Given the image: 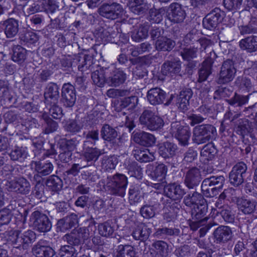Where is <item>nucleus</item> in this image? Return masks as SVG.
Returning a JSON list of instances; mask_svg holds the SVG:
<instances>
[{"label": "nucleus", "instance_id": "9d476101", "mask_svg": "<svg viewBox=\"0 0 257 257\" xmlns=\"http://www.w3.org/2000/svg\"><path fill=\"white\" fill-rule=\"evenodd\" d=\"M99 11L102 17L111 20L121 18L124 14L122 6L114 2L103 4Z\"/></svg>", "mask_w": 257, "mask_h": 257}, {"label": "nucleus", "instance_id": "f3484780", "mask_svg": "<svg viewBox=\"0 0 257 257\" xmlns=\"http://www.w3.org/2000/svg\"><path fill=\"white\" fill-rule=\"evenodd\" d=\"M167 14L168 20L173 23L182 22L186 16L182 6L177 3H174L170 5Z\"/></svg>", "mask_w": 257, "mask_h": 257}, {"label": "nucleus", "instance_id": "f8f14e48", "mask_svg": "<svg viewBox=\"0 0 257 257\" xmlns=\"http://www.w3.org/2000/svg\"><path fill=\"white\" fill-rule=\"evenodd\" d=\"M247 165L243 162L237 163L234 165L229 173V181L234 186L241 185L246 176Z\"/></svg>", "mask_w": 257, "mask_h": 257}, {"label": "nucleus", "instance_id": "5fc2aeb1", "mask_svg": "<svg viewBox=\"0 0 257 257\" xmlns=\"http://www.w3.org/2000/svg\"><path fill=\"white\" fill-rule=\"evenodd\" d=\"M164 14L165 10L163 9L151 8L149 11L147 19L151 23L159 24L162 21Z\"/></svg>", "mask_w": 257, "mask_h": 257}, {"label": "nucleus", "instance_id": "ea45409f", "mask_svg": "<svg viewBox=\"0 0 257 257\" xmlns=\"http://www.w3.org/2000/svg\"><path fill=\"white\" fill-rule=\"evenodd\" d=\"M121 39L122 40H119L117 43L118 46H120L121 52L127 53V55H131L134 57L141 53L139 50H137L134 46L131 45L129 42V37L127 36L123 35Z\"/></svg>", "mask_w": 257, "mask_h": 257}, {"label": "nucleus", "instance_id": "338daca9", "mask_svg": "<svg viewBox=\"0 0 257 257\" xmlns=\"http://www.w3.org/2000/svg\"><path fill=\"white\" fill-rule=\"evenodd\" d=\"M30 183L25 178H21L16 183V191L19 193L28 194L30 191Z\"/></svg>", "mask_w": 257, "mask_h": 257}, {"label": "nucleus", "instance_id": "b1692460", "mask_svg": "<svg viewBox=\"0 0 257 257\" xmlns=\"http://www.w3.org/2000/svg\"><path fill=\"white\" fill-rule=\"evenodd\" d=\"M132 137L135 143L144 147L152 146L156 142V138L153 135L143 131H134Z\"/></svg>", "mask_w": 257, "mask_h": 257}, {"label": "nucleus", "instance_id": "412c9836", "mask_svg": "<svg viewBox=\"0 0 257 257\" xmlns=\"http://www.w3.org/2000/svg\"><path fill=\"white\" fill-rule=\"evenodd\" d=\"M0 97H2L1 102L5 107H12L16 103V99L10 93L7 81L0 80Z\"/></svg>", "mask_w": 257, "mask_h": 257}, {"label": "nucleus", "instance_id": "5701e85b", "mask_svg": "<svg viewBox=\"0 0 257 257\" xmlns=\"http://www.w3.org/2000/svg\"><path fill=\"white\" fill-rule=\"evenodd\" d=\"M180 61H165L161 67V72L163 75L173 78L178 75L181 71Z\"/></svg>", "mask_w": 257, "mask_h": 257}, {"label": "nucleus", "instance_id": "7c9ffc66", "mask_svg": "<svg viewBox=\"0 0 257 257\" xmlns=\"http://www.w3.org/2000/svg\"><path fill=\"white\" fill-rule=\"evenodd\" d=\"M217 153V150L213 143H208L202 149L200 152V161L207 164L210 161L214 159Z\"/></svg>", "mask_w": 257, "mask_h": 257}, {"label": "nucleus", "instance_id": "49530a36", "mask_svg": "<svg viewBox=\"0 0 257 257\" xmlns=\"http://www.w3.org/2000/svg\"><path fill=\"white\" fill-rule=\"evenodd\" d=\"M240 48L251 53L257 51V37L252 36L241 39L239 42Z\"/></svg>", "mask_w": 257, "mask_h": 257}, {"label": "nucleus", "instance_id": "3c124183", "mask_svg": "<svg viewBox=\"0 0 257 257\" xmlns=\"http://www.w3.org/2000/svg\"><path fill=\"white\" fill-rule=\"evenodd\" d=\"M231 201L236 205L238 209H255L256 205L255 200L247 199L244 197H232Z\"/></svg>", "mask_w": 257, "mask_h": 257}, {"label": "nucleus", "instance_id": "69168bd1", "mask_svg": "<svg viewBox=\"0 0 257 257\" xmlns=\"http://www.w3.org/2000/svg\"><path fill=\"white\" fill-rule=\"evenodd\" d=\"M59 151H73L76 148L75 141L73 139H61L57 144Z\"/></svg>", "mask_w": 257, "mask_h": 257}, {"label": "nucleus", "instance_id": "f03ea898", "mask_svg": "<svg viewBox=\"0 0 257 257\" xmlns=\"http://www.w3.org/2000/svg\"><path fill=\"white\" fill-rule=\"evenodd\" d=\"M225 182L223 176H211L205 178L202 182L201 189L203 195L212 197L218 194Z\"/></svg>", "mask_w": 257, "mask_h": 257}, {"label": "nucleus", "instance_id": "393cba45", "mask_svg": "<svg viewBox=\"0 0 257 257\" xmlns=\"http://www.w3.org/2000/svg\"><path fill=\"white\" fill-rule=\"evenodd\" d=\"M152 229L142 222L135 223L133 228L132 235L136 240L145 241L149 237Z\"/></svg>", "mask_w": 257, "mask_h": 257}, {"label": "nucleus", "instance_id": "e2e57ef3", "mask_svg": "<svg viewBox=\"0 0 257 257\" xmlns=\"http://www.w3.org/2000/svg\"><path fill=\"white\" fill-rule=\"evenodd\" d=\"M76 250L70 245H63L56 252L57 257H76Z\"/></svg>", "mask_w": 257, "mask_h": 257}, {"label": "nucleus", "instance_id": "2f4dec72", "mask_svg": "<svg viewBox=\"0 0 257 257\" xmlns=\"http://www.w3.org/2000/svg\"><path fill=\"white\" fill-rule=\"evenodd\" d=\"M96 230V227L94 223L91 221L87 227L75 228L73 231L83 243L95 233Z\"/></svg>", "mask_w": 257, "mask_h": 257}, {"label": "nucleus", "instance_id": "6e6552de", "mask_svg": "<svg viewBox=\"0 0 257 257\" xmlns=\"http://www.w3.org/2000/svg\"><path fill=\"white\" fill-rule=\"evenodd\" d=\"M233 120V113L230 111L226 112L224 115L219 130L222 137H224V140L229 144L236 143L238 141L237 137L234 134V129L230 126L228 122H226V121L231 122Z\"/></svg>", "mask_w": 257, "mask_h": 257}, {"label": "nucleus", "instance_id": "a211bd4d", "mask_svg": "<svg viewBox=\"0 0 257 257\" xmlns=\"http://www.w3.org/2000/svg\"><path fill=\"white\" fill-rule=\"evenodd\" d=\"M200 170L196 167L189 169L184 176V183L189 189H196L201 181Z\"/></svg>", "mask_w": 257, "mask_h": 257}, {"label": "nucleus", "instance_id": "ddd939ff", "mask_svg": "<svg viewBox=\"0 0 257 257\" xmlns=\"http://www.w3.org/2000/svg\"><path fill=\"white\" fill-rule=\"evenodd\" d=\"M30 220L34 226L40 232H47L51 228V223L48 216L38 210L32 214Z\"/></svg>", "mask_w": 257, "mask_h": 257}, {"label": "nucleus", "instance_id": "bf43d9fd", "mask_svg": "<svg viewBox=\"0 0 257 257\" xmlns=\"http://www.w3.org/2000/svg\"><path fill=\"white\" fill-rule=\"evenodd\" d=\"M42 117L46 123L44 130L45 134H49L55 132L58 126V123L52 119L46 112L42 114Z\"/></svg>", "mask_w": 257, "mask_h": 257}, {"label": "nucleus", "instance_id": "de8ad7c7", "mask_svg": "<svg viewBox=\"0 0 257 257\" xmlns=\"http://www.w3.org/2000/svg\"><path fill=\"white\" fill-rule=\"evenodd\" d=\"M112 86H118L123 84L126 79V74L122 68H115L109 77Z\"/></svg>", "mask_w": 257, "mask_h": 257}, {"label": "nucleus", "instance_id": "0e129e2a", "mask_svg": "<svg viewBox=\"0 0 257 257\" xmlns=\"http://www.w3.org/2000/svg\"><path fill=\"white\" fill-rule=\"evenodd\" d=\"M136 252L134 247L130 245H120L118 246L117 257H135Z\"/></svg>", "mask_w": 257, "mask_h": 257}, {"label": "nucleus", "instance_id": "9b49d317", "mask_svg": "<svg viewBox=\"0 0 257 257\" xmlns=\"http://www.w3.org/2000/svg\"><path fill=\"white\" fill-rule=\"evenodd\" d=\"M225 16V12L219 8H215L203 19V26L204 28L209 30L214 29L223 21Z\"/></svg>", "mask_w": 257, "mask_h": 257}, {"label": "nucleus", "instance_id": "8fccbe9b", "mask_svg": "<svg viewBox=\"0 0 257 257\" xmlns=\"http://www.w3.org/2000/svg\"><path fill=\"white\" fill-rule=\"evenodd\" d=\"M155 46L158 51H170L175 47V42L170 38L162 36L156 40Z\"/></svg>", "mask_w": 257, "mask_h": 257}, {"label": "nucleus", "instance_id": "774afa93", "mask_svg": "<svg viewBox=\"0 0 257 257\" xmlns=\"http://www.w3.org/2000/svg\"><path fill=\"white\" fill-rule=\"evenodd\" d=\"M159 202L158 199L151 194L147 195L144 200L143 206L140 209H159L160 208Z\"/></svg>", "mask_w": 257, "mask_h": 257}, {"label": "nucleus", "instance_id": "a878e982", "mask_svg": "<svg viewBox=\"0 0 257 257\" xmlns=\"http://www.w3.org/2000/svg\"><path fill=\"white\" fill-rule=\"evenodd\" d=\"M147 97L151 104H161L164 103L166 99V93L163 89L156 87L151 88L148 91Z\"/></svg>", "mask_w": 257, "mask_h": 257}, {"label": "nucleus", "instance_id": "0eeeda50", "mask_svg": "<svg viewBox=\"0 0 257 257\" xmlns=\"http://www.w3.org/2000/svg\"><path fill=\"white\" fill-rule=\"evenodd\" d=\"M216 135V127L212 124H199L193 129L194 140L198 144L205 143L212 140Z\"/></svg>", "mask_w": 257, "mask_h": 257}, {"label": "nucleus", "instance_id": "603ef678", "mask_svg": "<svg viewBox=\"0 0 257 257\" xmlns=\"http://www.w3.org/2000/svg\"><path fill=\"white\" fill-rule=\"evenodd\" d=\"M134 156L136 160L141 163L150 162L154 159V156L147 149L135 150Z\"/></svg>", "mask_w": 257, "mask_h": 257}, {"label": "nucleus", "instance_id": "1a4fd4ad", "mask_svg": "<svg viewBox=\"0 0 257 257\" xmlns=\"http://www.w3.org/2000/svg\"><path fill=\"white\" fill-rule=\"evenodd\" d=\"M13 235L12 242L14 247H22L24 249H27L35 241L36 238L35 233L31 230L22 232V230L17 229L14 231Z\"/></svg>", "mask_w": 257, "mask_h": 257}, {"label": "nucleus", "instance_id": "72a5a7b5", "mask_svg": "<svg viewBox=\"0 0 257 257\" xmlns=\"http://www.w3.org/2000/svg\"><path fill=\"white\" fill-rule=\"evenodd\" d=\"M213 62V59L210 57L206 58L203 61L201 67L198 71V81L199 82L206 81L211 74Z\"/></svg>", "mask_w": 257, "mask_h": 257}, {"label": "nucleus", "instance_id": "dca6fc26", "mask_svg": "<svg viewBox=\"0 0 257 257\" xmlns=\"http://www.w3.org/2000/svg\"><path fill=\"white\" fill-rule=\"evenodd\" d=\"M235 73L234 62L232 60L227 59L224 61L219 73L218 82L225 84L231 81Z\"/></svg>", "mask_w": 257, "mask_h": 257}, {"label": "nucleus", "instance_id": "20e7f679", "mask_svg": "<svg viewBox=\"0 0 257 257\" xmlns=\"http://www.w3.org/2000/svg\"><path fill=\"white\" fill-rule=\"evenodd\" d=\"M139 121L143 127L152 131L161 129L164 124L163 119L150 109L143 110L139 117Z\"/></svg>", "mask_w": 257, "mask_h": 257}, {"label": "nucleus", "instance_id": "052dcab7", "mask_svg": "<svg viewBox=\"0 0 257 257\" xmlns=\"http://www.w3.org/2000/svg\"><path fill=\"white\" fill-rule=\"evenodd\" d=\"M180 230L177 228H168L166 227L159 228L156 230L154 235L157 238H164L165 236L178 235Z\"/></svg>", "mask_w": 257, "mask_h": 257}, {"label": "nucleus", "instance_id": "cd10ccee", "mask_svg": "<svg viewBox=\"0 0 257 257\" xmlns=\"http://www.w3.org/2000/svg\"><path fill=\"white\" fill-rule=\"evenodd\" d=\"M46 244L44 240H41L33 247L32 251L36 257H53L56 255L52 247Z\"/></svg>", "mask_w": 257, "mask_h": 257}, {"label": "nucleus", "instance_id": "473e14b6", "mask_svg": "<svg viewBox=\"0 0 257 257\" xmlns=\"http://www.w3.org/2000/svg\"><path fill=\"white\" fill-rule=\"evenodd\" d=\"M27 50L21 45H14L12 48L11 59L20 65H24L28 56Z\"/></svg>", "mask_w": 257, "mask_h": 257}, {"label": "nucleus", "instance_id": "13d9d810", "mask_svg": "<svg viewBox=\"0 0 257 257\" xmlns=\"http://www.w3.org/2000/svg\"><path fill=\"white\" fill-rule=\"evenodd\" d=\"M45 11L52 15L57 11H59V3L57 0H39Z\"/></svg>", "mask_w": 257, "mask_h": 257}, {"label": "nucleus", "instance_id": "c85d7f7f", "mask_svg": "<svg viewBox=\"0 0 257 257\" xmlns=\"http://www.w3.org/2000/svg\"><path fill=\"white\" fill-rule=\"evenodd\" d=\"M177 150V145L166 141L159 145L158 152L160 156L167 159L173 158L176 155Z\"/></svg>", "mask_w": 257, "mask_h": 257}, {"label": "nucleus", "instance_id": "423d86ee", "mask_svg": "<svg viewBox=\"0 0 257 257\" xmlns=\"http://www.w3.org/2000/svg\"><path fill=\"white\" fill-rule=\"evenodd\" d=\"M169 132L181 146L186 147L189 144L191 132L188 125L182 124L180 121L172 122Z\"/></svg>", "mask_w": 257, "mask_h": 257}, {"label": "nucleus", "instance_id": "4468645a", "mask_svg": "<svg viewBox=\"0 0 257 257\" xmlns=\"http://www.w3.org/2000/svg\"><path fill=\"white\" fill-rule=\"evenodd\" d=\"M183 203L190 209H208L206 200L202 194L197 192L185 196Z\"/></svg>", "mask_w": 257, "mask_h": 257}, {"label": "nucleus", "instance_id": "4c0bfd02", "mask_svg": "<svg viewBox=\"0 0 257 257\" xmlns=\"http://www.w3.org/2000/svg\"><path fill=\"white\" fill-rule=\"evenodd\" d=\"M192 96L191 89L181 91L177 98L176 105L180 111L186 112L188 109L189 100Z\"/></svg>", "mask_w": 257, "mask_h": 257}, {"label": "nucleus", "instance_id": "a18cd8bd", "mask_svg": "<svg viewBox=\"0 0 257 257\" xmlns=\"http://www.w3.org/2000/svg\"><path fill=\"white\" fill-rule=\"evenodd\" d=\"M13 161L23 162L28 156V150L26 147L15 146L9 154Z\"/></svg>", "mask_w": 257, "mask_h": 257}, {"label": "nucleus", "instance_id": "4d7b16f0", "mask_svg": "<svg viewBox=\"0 0 257 257\" xmlns=\"http://www.w3.org/2000/svg\"><path fill=\"white\" fill-rule=\"evenodd\" d=\"M128 173L131 177H135L138 180V182L143 181V168L139 166L136 162L131 163L128 166Z\"/></svg>", "mask_w": 257, "mask_h": 257}, {"label": "nucleus", "instance_id": "bb28decb", "mask_svg": "<svg viewBox=\"0 0 257 257\" xmlns=\"http://www.w3.org/2000/svg\"><path fill=\"white\" fill-rule=\"evenodd\" d=\"M45 102L48 107L49 104L57 102L60 96L59 88L57 84L50 83L48 84L44 92Z\"/></svg>", "mask_w": 257, "mask_h": 257}, {"label": "nucleus", "instance_id": "aec40b11", "mask_svg": "<svg viewBox=\"0 0 257 257\" xmlns=\"http://www.w3.org/2000/svg\"><path fill=\"white\" fill-rule=\"evenodd\" d=\"M87 23L93 27L98 37L101 39L105 38L107 31L105 28L106 26L105 22L101 17L97 15H89L87 18Z\"/></svg>", "mask_w": 257, "mask_h": 257}, {"label": "nucleus", "instance_id": "c9c22d12", "mask_svg": "<svg viewBox=\"0 0 257 257\" xmlns=\"http://www.w3.org/2000/svg\"><path fill=\"white\" fill-rule=\"evenodd\" d=\"M54 167L49 160H41L35 162V169L41 177L49 175L52 172Z\"/></svg>", "mask_w": 257, "mask_h": 257}, {"label": "nucleus", "instance_id": "c756f323", "mask_svg": "<svg viewBox=\"0 0 257 257\" xmlns=\"http://www.w3.org/2000/svg\"><path fill=\"white\" fill-rule=\"evenodd\" d=\"M2 28L8 38H12L16 36L19 31V22L14 18H9L1 24Z\"/></svg>", "mask_w": 257, "mask_h": 257}, {"label": "nucleus", "instance_id": "4be33fe9", "mask_svg": "<svg viewBox=\"0 0 257 257\" xmlns=\"http://www.w3.org/2000/svg\"><path fill=\"white\" fill-rule=\"evenodd\" d=\"M232 234V232L230 227L220 225L213 232L214 242L216 243H224L231 239Z\"/></svg>", "mask_w": 257, "mask_h": 257}, {"label": "nucleus", "instance_id": "e433bc0d", "mask_svg": "<svg viewBox=\"0 0 257 257\" xmlns=\"http://www.w3.org/2000/svg\"><path fill=\"white\" fill-rule=\"evenodd\" d=\"M164 194L174 200H180L185 194V191L180 185L175 183L169 184L164 188Z\"/></svg>", "mask_w": 257, "mask_h": 257}, {"label": "nucleus", "instance_id": "37998d69", "mask_svg": "<svg viewBox=\"0 0 257 257\" xmlns=\"http://www.w3.org/2000/svg\"><path fill=\"white\" fill-rule=\"evenodd\" d=\"M150 25L149 23L145 22L140 25L138 30L132 33L131 38L133 41L140 42L147 39L149 35Z\"/></svg>", "mask_w": 257, "mask_h": 257}, {"label": "nucleus", "instance_id": "2eb2a0df", "mask_svg": "<svg viewBox=\"0 0 257 257\" xmlns=\"http://www.w3.org/2000/svg\"><path fill=\"white\" fill-rule=\"evenodd\" d=\"M168 171V166L163 163H156L148 167V176L154 181H163L165 180Z\"/></svg>", "mask_w": 257, "mask_h": 257}, {"label": "nucleus", "instance_id": "864d4df0", "mask_svg": "<svg viewBox=\"0 0 257 257\" xmlns=\"http://www.w3.org/2000/svg\"><path fill=\"white\" fill-rule=\"evenodd\" d=\"M102 138L107 142H113L117 136V132L108 124H104L101 130Z\"/></svg>", "mask_w": 257, "mask_h": 257}, {"label": "nucleus", "instance_id": "a19ab883", "mask_svg": "<svg viewBox=\"0 0 257 257\" xmlns=\"http://www.w3.org/2000/svg\"><path fill=\"white\" fill-rule=\"evenodd\" d=\"M63 187L61 179L56 175H52L47 180L46 189L51 192V195L60 191Z\"/></svg>", "mask_w": 257, "mask_h": 257}, {"label": "nucleus", "instance_id": "58836bf2", "mask_svg": "<svg viewBox=\"0 0 257 257\" xmlns=\"http://www.w3.org/2000/svg\"><path fill=\"white\" fill-rule=\"evenodd\" d=\"M119 157L117 155L104 156L101 160V167L104 171L111 172L119 162Z\"/></svg>", "mask_w": 257, "mask_h": 257}, {"label": "nucleus", "instance_id": "79ce46f5", "mask_svg": "<svg viewBox=\"0 0 257 257\" xmlns=\"http://www.w3.org/2000/svg\"><path fill=\"white\" fill-rule=\"evenodd\" d=\"M94 144L90 141H86L83 144V155L87 162L95 161L99 156L96 148H93Z\"/></svg>", "mask_w": 257, "mask_h": 257}, {"label": "nucleus", "instance_id": "6e6d98bb", "mask_svg": "<svg viewBox=\"0 0 257 257\" xmlns=\"http://www.w3.org/2000/svg\"><path fill=\"white\" fill-rule=\"evenodd\" d=\"M158 257H166L168 255V244L163 240H156L152 244Z\"/></svg>", "mask_w": 257, "mask_h": 257}, {"label": "nucleus", "instance_id": "f257e3e1", "mask_svg": "<svg viewBox=\"0 0 257 257\" xmlns=\"http://www.w3.org/2000/svg\"><path fill=\"white\" fill-rule=\"evenodd\" d=\"M59 60L62 67H71L73 70H74V68L76 70L77 68L78 71L83 75L91 72L94 67V58L89 54H85L83 57L76 56L73 60L70 56H62Z\"/></svg>", "mask_w": 257, "mask_h": 257}, {"label": "nucleus", "instance_id": "680f3d73", "mask_svg": "<svg viewBox=\"0 0 257 257\" xmlns=\"http://www.w3.org/2000/svg\"><path fill=\"white\" fill-rule=\"evenodd\" d=\"M78 223L77 215L71 214L70 216L61 219L58 224L64 229H69L74 226Z\"/></svg>", "mask_w": 257, "mask_h": 257}, {"label": "nucleus", "instance_id": "f704fd0d", "mask_svg": "<svg viewBox=\"0 0 257 257\" xmlns=\"http://www.w3.org/2000/svg\"><path fill=\"white\" fill-rule=\"evenodd\" d=\"M138 98L136 96L124 97L120 101L117 100L114 103V110L119 112L128 107V109H134L137 105Z\"/></svg>", "mask_w": 257, "mask_h": 257}, {"label": "nucleus", "instance_id": "7ed1b4c3", "mask_svg": "<svg viewBox=\"0 0 257 257\" xmlns=\"http://www.w3.org/2000/svg\"><path fill=\"white\" fill-rule=\"evenodd\" d=\"M128 185L127 177L120 173H116L108 178L107 187L110 193L114 195L123 197Z\"/></svg>", "mask_w": 257, "mask_h": 257}, {"label": "nucleus", "instance_id": "09e8293b", "mask_svg": "<svg viewBox=\"0 0 257 257\" xmlns=\"http://www.w3.org/2000/svg\"><path fill=\"white\" fill-rule=\"evenodd\" d=\"M146 0H128L127 6L130 10L135 14L142 15L147 10Z\"/></svg>", "mask_w": 257, "mask_h": 257}, {"label": "nucleus", "instance_id": "39448f33", "mask_svg": "<svg viewBox=\"0 0 257 257\" xmlns=\"http://www.w3.org/2000/svg\"><path fill=\"white\" fill-rule=\"evenodd\" d=\"M152 183L146 179L131 185L128 189V200L131 205L140 202L145 194L148 193Z\"/></svg>", "mask_w": 257, "mask_h": 257}, {"label": "nucleus", "instance_id": "6ab92c4d", "mask_svg": "<svg viewBox=\"0 0 257 257\" xmlns=\"http://www.w3.org/2000/svg\"><path fill=\"white\" fill-rule=\"evenodd\" d=\"M61 101L63 105L67 107H72L76 100L75 87L70 83H65L62 88Z\"/></svg>", "mask_w": 257, "mask_h": 257}, {"label": "nucleus", "instance_id": "c03bdc74", "mask_svg": "<svg viewBox=\"0 0 257 257\" xmlns=\"http://www.w3.org/2000/svg\"><path fill=\"white\" fill-rule=\"evenodd\" d=\"M21 44L29 48H32L39 40V37L35 33L25 31L21 33L19 36Z\"/></svg>", "mask_w": 257, "mask_h": 257}]
</instances>
